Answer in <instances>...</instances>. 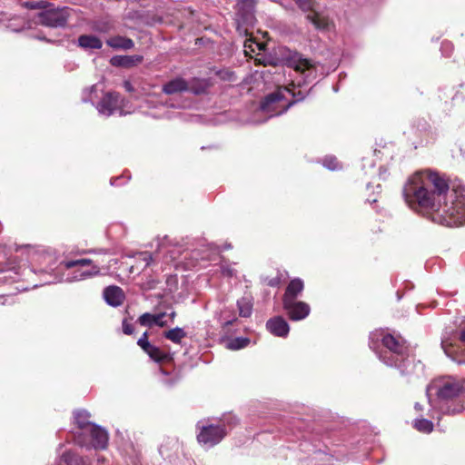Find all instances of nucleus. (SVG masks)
Returning a JSON list of instances; mask_svg holds the SVG:
<instances>
[{
	"label": "nucleus",
	"instance_id": "obj_1",
	"mask_svg": "<svg viewBox=\"0 0 465 465\" xmlns=\"http://www.w3.org/2000/svg\"><path fill=\"white\" fill-rule=\"evenodd\" d=\"M403 197L413 211L448 226L465 224V186L449 190L443 176L431 170L416 172L403 187Z\"/></svg>",
	"mask_w": 465,
	"mask_h": 465
},
{
	"label": "nucleus",
	"instance_id": "obj_2",
	"mask_svg": "<svg viewBox=\"0 0 465 465\" xmlns=\"http://www.w3.org/2000/svg\"><path fill=\"white\" fill-rule=\"evenodd\" d=\"M370 348L387 366L397 369L401 375L420 376L424 373V365L409 353L405 341L383 331H375L370 334Z\"/></svg>",
	"mask_w": 465,
	"mask_h": 465
},
{
	"label": "nucleus",
	"instance_id": "obj_3",
	"mask_svg": "<svg viewBox=\"0 0 465 465\" xmlns=\"http://www.w3.org/2000/svg\"><path fill=\"white\" fill-rule=\"evenodd\" d=\"M427 397L432 409L445 415L465 411V379L445 376L434 380L427 387Z\"/></svg>",
	"mask_w": 465,
	"mask_h": 465
},
{
	"label": "nucleus",
	"instance_id": "obj_4",
	"mask_svg": "<svg viewBox=\"0 0 465 465\" xmlns=\"http://www.w3.org/2000/svg\"><path fill=\"white\" fill-rule=\"evenodd\" d=\"M40 272L45 276L43 279V284H51L86 280L99 275L100 269L97 265H94L90 259H78L61 262L54 274L47 273L45 271H40Z\"/></svg>",
	"mask_w": 465,
	"mask_h": 465
},
{
	"label": "nucleus",
	"instance_id": "obj_5",
	"mask_svg": "<svg viewBox=\"0 0 465 465\" xmlns=\"http://www.w3.org/2000/svg\"><path fill=\"white\" fill-rule=\"evenodd\" d=\"M304 99V95L299 91L293 93L287 87H279L276 91L264 97L260 105L261 113L268 114V118L281 115L285 113L294 103Z\"/></svg>",
	"mask_w": 465,
	"mask_h": 465
},
{
	"label": "nucleus",
	"instance_id": "obj_6",
	"mask_svg": "<svg viewBox=\"0 0 465 465\" xmlns=\"http://www.w3.org/2000/svg\"><path fill=\"white\" fill-rule=\"evenodd\" d=\"M275 54L280 55L278 59L280 62L300 73L304 83L312 82L316 78L314 64L312 61L303 58L299 53L284 46H279L275 49Z\"/></svg>",
	"mask_w": 465,
	"mask_h": 465
},
{
	"label": "nucleus",
	"instance_id": "obj_7",
	"mask_svg": "<svg viewBox=\"0 0 465 465\" xmlns=\"http://www.w3.org/2000/svg\"><path fill=\"white\" fill-rule=\"evenodd\" d=\"M71 11L68 6H55L51 3V6L37 13L35 23L50 28H64L71 16Z\"/></svg>",
	"mask_w": 465,
	"mask_h": 465
},
{
	"label": "nucleus",
	"instance_id": "obj_8",
	"mask_svg": "<svg viewBox=\"0 0 465 465\" xmlns=\"http://www.w3.org/2000/svg\"><path fill=\"white\" fill-rule=\"evenodd\" d=\"M107 431L97 424L86 430V433H75L74 441L77 445L86 450H104L108 445Z\"/></svg>",
	"mask_w": 465,
	"mask_h": 465
},
{
	"label": "nucleus",
	"instance_id": "obj_9",
	"mask_svg": "<svg viewBox=\"0 0 465 465\" xmlns=\"http://www.w3.org/2000/svg\"><path fill=\"white\" fill-rule=\"evenodd\" d=\"M199 433L197 435L198 442L205 449H210L218 444L227 434L223 425L221 424H204L203 421L197 423Z\"/></svg>",
	"mask_w": 465,
	"mask_h": 465
},
{
	"label": "nucleus",
	"instance_id": "obj_10",
	"mask_svg": "<svg viewBox=\"0 0 465 465\" xmlns=\"http://www.w3.org/2000/svg\"><path fill=\"white\" fill-rule=\"evenodd\" d=\"M255 22L253 0H241L238 3V11L236 13L238 33L247 35L249 29L254 26Z\"/></svg>",
	"mask_w": 465,
	"mask_h": 465
},
{
	"label": "nucleus",
	"instance_id": "obj_11",
	"mask_svg": "<svg viewBox=\"0 0 465 465\" xmlns=\"http://www.w3.org/2000/svg\"><path fill=\"white\" fill-rule=\"evenodd\" d=\"M459 343L453 344L447 338L441 341V347L446 355L455 361L458 364H465V328L458 333Z\"/></svg>",
	"mask_w": 465,
	"mask_h": 465
},
{
	"label": "nucleus",
	"instance_id": "obj_12",
	"mask_svg": "<svg viewBox=\"0 0 465 465\" xmlns=\"http://www.w3.org/2000/svg\"><path fill=\"white\" fill-rule=\"evenodd\" d=\"M282 306L288 318L294 322L305 319L311 312L308 303L296 300L283 301Z\"/></svg>",
	"mask_w": 465,
	"mask_h": 465
},
{
	"label": "nucleus",
	"instance_id": "obj_13",
	"mask_svg": "<svg viewBox=\"0 0 465 465\" xmlns=\"http://www.w3.org/2000/svg\"><path fill=\"white\" fill-rule=\"evenodd\" d=\"M119 103L120 94L116 92H108L104 94L95 107L99 114L108 117L120 108Z\"/></svg>",
	"mask_w": 465,
	"mask_h": 465
},
{
	"label": "nucleus",
	"instance_id": "obj_14",
	"mask_svg": "<svg viewBox=\"0 0 465 465\" xmlns=\"http://www.w3.org/2000/svg\"><path fill=\"white\" fill-rule=\"evenodd\" d=\"M137 344L143 351L154 361L162 362L169 359V355L162 351L158 347L153 345L148 341V332L145 331L138 339Z\"/></svg>",
	"mask_w": 465,
	"mask_h": 465
},
{
	"label": "nucleus",
	"instance_id": "obj_15",
	"mask_svg": "<svg viewBox=\"0 0 465 465\" xmlns=\"http://www.w3.org/2000/svg\"><path fill=\"white\" fill-rule=\"evenodd\" d=\"M267 330L277 337H286L290 331L288 322L281 316L271 318L266 322Z\"/></svg>",
	"mask_w": 465,
	"mask_h": 465
},
{
	"label": "nucleus",
	"instance_id": "obj_16",
	"mask_svg": "<svg viewBox=\"0 0 465 465\" xmlns=\"http://www.w3.org/2000/svg\"><path fill=\"white\" fill-rule=\"evenodd\" d=\"M166 316V312L150 313L144 312L138 318V322L142 326L152 328L153 326L164 327L168 324L167 321L163 318Z\"/></svg>",
	"mask_w": 465,
	"mask_h": 465
},
{
	"label": "nucleus",
	"instance_id": "obj_17",
	"mask_svg": "<svg viewBox=\"0 0 465 465\" xmlns=\"http://www.w3.org/2000/svg\"><path fill=\"white\" fill-rule=\"evenodd\" d=\"M104 298L105 302L113 306H120L124 300V293L123 290L118 286H108L104 290Z\"/></svg>",
	"mask_w": 465,
	"mask_h": 465
},
{
	"label": "nucleus",
	"instance_id": "obj_18",
	"mask_svg": "<svg viewBox=\"0 0 465 465\" xmlns=\"http://www.w3.org/2000/svg\"><path fill=\"white\" fill-rule=\"evenodd\" d=\"M189 84L183 77H175L165 83L162 91L166 94H175L188 91Z\"/></svg>",
	"mask_w": 465,
	"mask_h": 465
},
{
	"label": "nucleus",
	"instance_id": "obj_19",
	"mask_svg": "<svg viewBox=\"0 0 465 465\" xmlns=\"http://www.w3.org/2000/svg\"><path fill=\"white\" fill-rule=\"evenodd\" d=\"M303 288L304 284L302 279L295 278L292 280L285 290V292L282 297V302L296 300L299 294H301L302 292L303 291Z\"/></svg>",
	"mask_w": 465,
	"mask_h": 465
},
{
	"label": "nucleus",
	"instance_id": "obj_20",
	"mask_svg": "<svg viewBox=\"0 0 465 465\" xmlns=\"http://www.w3.org/2000/svg\"><path fill=\"white\" fill-rule=\"evenodd\" d=\"M90 413L85 410H78L74 413V422L77 425L79 431L76 433H86V430L94 424L89 420Z\"/></svg>",
	"mask_w": 465,
	"mask_h": 465
},
{
	"label": "nucleus",
	"instance_id": "obj_21",
	"mask_svg": "<svg viewBox=\"0 0 465 465\" xmlns=\"http://www.w3.org/2000/svg\"><path fill=\"white\" fill-rule=\"evenodd\" d=\"M77 45L84 50L101 49L102 40L94 35H82L77 39Z\"/></svg>",
	"mask_w": 465,
	"mask_h": 465
},
{
	"label": "nucleus",
	"instance_id": "obj_22",
	"mask_svg": "<svg viewBox=\"0 0 465 465\" xmlns=\"http://www.w3.org/2000/svg\"><path fill=\"white\" fill-rule=\"evenodd\" d=\"M143 61L141 55H114L111 58L110 63L114 66L131 67Z\"/></svg>",
	"mask_w": 465,
	"mask_h": 465
},
{
	"label": "nucleus",
	"instance_id": "obj_23",
	"mask_svg": "<svg viewBox=\"0 0 465 465\" xmlns=\"http://www.w3.org/2000/svg\"><path fill=\"white\" fill-rule=\"evenodd\" d=\"M106 44L116 50L122 49V50H129L132 49L134 46V43L131 38L116 35L109 38L106 41Z\"/></svg>",
	"mask_w": 465,
	"mask_h": 465
},
{
	"label": "nucleus",
	"instance_id": "obj_24",
	"mask_svg": "<svg viewBox=\"0 0 465 465\" xmlns=\"http://www.w3.org/2000/svg\"><path fill=\"white\" fill-rule=\"evenodd\" d=\"M5 26L13 32H20L25 28H30L31 23L26 17L15 15L7 19Z\"/></svg>",
	"mask_w": 465,
	"mask_h": 465
},
{
	"label": "nucleus",
	"instance_id": "obj_25",
	"mask_svg": "<svg viewBox=\"0 0 465 465\" xmlns=\"http://www.w3.org/2000/svg\"><path fill=\"white\" fill-rule=\"evenodd\" d=\"M61 460L66 465H90L87 458H84L72 450L64 451L61 455Z\"/></svg>",
	"mask_w": 465,
	"mask_h": 465
},
{
	"label": "nucleus",
	"instance_id": "obj_26",
	"mask_svg": "<svg viewBox=\"0 0 465 465\" xmlns=\"http://www.w3.org/2000/svg\"><path fill=\"white\" fill-rule=\"evenodd\" d=\"M187 333L183 328L175 327L163 332V337L176 344H181Z\"/></svg>",
	"mask_w": 465,
	"mask_h": 465
},
{
	"label": "nucleus",
	"instance_id": "obj_27",
	"mask_svg": "<svg viewBox=\"0 0 465 465\" xmlns=\"http://www.w3.org/2000/svg\"><path fill=\"white\" fill-rule=\"evenodd\" d=\"M218 321L223 328L232 325L237 321L235 313L232 310L225 308L220 312Z\"/></svg>",
	"mask_w": 465,
	"mask_h": 465
},
{
	"label": "nucleus",
	"instance_id": "obj_28",
	"mask_svg": "<svg viewBox=\"0 0 465 465\" xmlns=\"http://www.w3.org/2000/svg\"><path fill=\"white\" fill-rule=\"evenodd\" d=\"M237 307L241 317H250L252 312V303L247 297H242L237 301Z\"/></svg>",
	"mask_w": 465,
	"mask_h": 465
},
{
	"label": "nucleus",
	"instance_id": "obj_29",
	"mask_svg": "<svg viewBox=\"0 0 465 465\" xmlns=\"http://www.w3.org/2000/svg\"><path fill=\"white\" fill-rule=\"evenodd\" d=\"M208 88V83L203 79H195L192 84H189L188 91L193 94L199 95L205 94Z\"/></svg>",
	"mask_w": 465,
	"mask_h": 465
},
{
	"label": "nucleus",
	"instance_id": "obj_30",
	"mask_svg": "<svg viewBox=\"0 0 465 465\" xmlns=\"http://www.w3.org/2000/svg\"><path fill=\"white\" fill-rule=\"evenodd\" d=\"M306 18L316 29L322 30L328 26V20L317 13L310 14Z\"/></svg>",
	"mask_w": 465,
	"mask_h": 465
},
{
	"label": "nucleus",
	"instance_id": "obj_31",
	"mask_svg": "<svg viewBox=\"0 0 465 465\" xmlns=\"http://www.w3.org/2000/svg\"><path fill=\"white\" fill-rule=\"evenodd\" d=\"M414 428L423 433H430L433 430V423L431 420L427 419H416L413 421Z\"/></svg>",
	"mask_w": 465,
	"mask_h": 465
},
{
	"label": "nucleus",
	"instance_id": "obj_32",
	"mask_svg": "<svg viewBox=\"0 0 465 465\" xmlns=\"http://www.w3.org/2000/svg\"><path fill=\"white\" fill-rule=\"evenodd\" d=\"M22 6L31 10H45L48 6H51V2L48 0H39V1H26L22 3Z\"/></svg>",
	"mask_w": 465,
	"mask_h": 465
},
{
	"label": "nucleus",
	"instance_id": "obj_33",
	"mask_svg": "<svg viewBox=\"0 0 465 465\" xmlns=\"http://www.w3.org/2000/svg\"><path fill=\"white\" fill-rule=\"evenodd\" d=\"M249 342L250 340L247 338L237 337L227 343V348L230 350H240L246 347Z\"/></svg>",
	"mask_w": 465,
	"mask_h": 465
},
{
	"label": "nucleus",
	"instance_id": "obj_34",
	"mask_svg": "<svg viewBox=\"0 0 465 465\" xmlns=\"http://www.w3.org/2000/svg\"><path fill=\"white\" fill-rule=\"evenodd\" d=\"M322 164L325 168L335 171L341 168L339 162L335 156H326L322 160Z\"/></svg>",
	"mask_w": 465,
	"mask_h": 465
},
{
	"label": "nucleus",
	"instance_id": "obj_35",
	"mask_svg": "<svg viewBox=\"0 0 465 465\" xmlns=\"http://www.w3.org/2000/svg\"><path fill=\"white\" fill-rule=\"evenodd\" d=\"M293 1L302 11L306 12V11L313 10V6H314L313 0H293Z\"/></svg>",
	"mask_w": 465,
	"mask_h": 465
},
{
	"label": "nucleus",
	"instance_id": "obj_36",
	"mask_svg": "<svg viewBox=\"0 0 465 465\" xmlns=\"http://www.w3.org/2000/svg\"><path fill=\"white\" fill-rule=\"evenodd\" d=\"M440 51L442 55L450 56L453 51V45L449 41H444L441 43Z\"/></svg>",
	"mask_w": 465,
	"mask_h": 465
},
{
	"label": "nucleus",
	"instance_id": "obj_37",
	"mask_svg": "<svg viewBox=\"0 0 465 465\" xmlns=\"http://www.w3.org/2000/svg\"><path fill=\"white\" fill-rule=\"evenodd\" d=\"M130 179V175L124 174L122 176L112 178L110 181L111 185L119 186L125 183Z\"/></svg>",
	"mask_w": 465,
	"mask_h": 465
},
{
	"label": "nucleus",
	"instance_id": "obj_38",
	"mask_svg": "<svg viewBox=\"0 0 465 465\" xmlns=\"http://www.w3.org/2000/svg\"><path fill=\"white\" fill-rule=\"evenodd\" d=\"M139 259H141L145 263V267L149 266L153 261L152 254L147 252H143L138 253Z\"/></svg>",
	"mask_w": 465,
	"mask_h": 465
},
{
	"label": "nucleus",
	"instance_id": "obj_39",
	"mask_svg": "<svg viewBox=\"0 0 465 465\" xmlns=\"http://www.w3.org/2000/svg\"><path fill=\"white\" fill-rule=\"evenodd\" d=\"M123 331L126 335H131L134 331V327L133 324L127 322L126 320H124L123 322Z\"/></svg>",
	"mask_w": 465,
	"mask_h": 465
},
{
	"label": "nucleus",
	"instance_id": "obj_40",
	"mask_svg": "<svg viewBox=\"0 0 465 465\" xmlns=\"http://www.w3.org/2000/svg\"><path fill=\"white\" fill-rule=\"evenodd\" d=\"M222 273H223L224 276H227V277H232V276H234V274H235V271H234V269H232L231 266H228V265H223V266H222Z\"/></svg>",
	"mask_w": 465,
	"mask_h": 465
},
{
	"label": "nucleus",
	"instance_id": "obj_41",
	"mask_svg": "<svg viewBox=\"0 0 465 465\" xmlns=\"http://www.w3.org/2000/svg\"><path fill=\"white\" fill-rule=\"evenodd\" d=\"M252 41L251 39H248L244 43V47L252 48ZM253 44H255V45L258 47L259 50L262 49V44H260V43H257V42H253Z\"/></svg>",
	"mask_w": 465,
	"mask_h": 465
},
{
	"label": "nucleus",
	"instance_id": "obj_42",
	"mask_svg": "<svg viewBox=\"0 0 465 465\" xmlns=\"http://www.w3.org/2000/svg\"><path fill=\"white\" fill-rule=\"evenodd\" d=\"M124 88L128 91V92H132L133 91V86H132V84L129 82V81H125L124 83Z\"/></svg>",
	"mask_w": 465,
	"mask_h": 465
},
{
	"label": "nucleus",
	"instance_id": "obj_43",
	"mask_svg": "<svg viewBox=\"0 0 465 465\" xmlns=\"http://www.w3.org/2000/svg\"><path fill=\"white\" fill-rule=\"evenodd\" d=\"M169 319H170V322H173L175 317H176V312L174 311H172L170 313L167 314Z\"/></svg>",
	"mask_w": 465,
	"mask_h": 465
},
{
	"label": "nucleus",
	"instance_id": "obj_44",
	"mask_svg": "<svg viewBox=\"0 0 465 465\" xmlns=\"http://www.w3.org/2000/svg\"><path fill=\"white\" fill-rule=\"evenodd\" d=\"M105 459L104 457H98L97 458V463L98 464H104L105 462Z\"/></svg>",
	"mask_w": 465,
	"mask_h": 465
},
{
	"label": "nucleus",
	"instance_id": "obj_45",
	"mask_svg": "<svg viewBox=\"0 0 465 465\" xmlns=\"http://www.w3.org/2000/svg\"><path fill=\"white\" fill-rule=\"evenodd\" d=\"M414 408L417 410V411H420L422 409L421 405L420 403H415L414 405Z\"/></svg>",
	"mask_w": 465,
	"mask_h": 465
},
{
	"label": "nucleus",
	"instance_id": "obj_46",
	"mask_svg": "<svg viewBox=\"0 0 465 465\" xmlns=\"http://www.w3.org/2000/svg\"><path fill=\"white\" fill-rule=\"evenodd\" d=\"M368 202H370L371 203H374L377 202V199L373 198V199H368Z\"/></svg>",
	"mask_w": 465,
	"mask_h": 465
},
{
	"label": "nucleus",
	"instance_id": "obj_47",
	"mask_svg": "<svg viewBox=\"0 0 465 465\" xmlns=\"http://www.w3.org/2000/svg\"><path fill=\"white\" fill-rule=\"evenodd\" d=\"M39 40L47 41V39L45 36H37Z\"/></svg>",
	"mask_w": 465,
	"mask_h": 465
},
{
	"label": "nucleus",
	"instance_id": "obj_48",
	"mask_svg": "<svg viewBox=\"0 0 465 465\" xmlns=\"http://www.w3.org/2000/svg\"><path fill=\"white\" fill-rule=\"evenodd\" d=\"M95 88H96V86H95V85H93V86L89 89V93H92Z\"/></svg>",
	"mask_w": 465,
	"mask_h": 465
},
{
	"label": "nucleus",
	"instance_id": "obj_49",
	"mask_svg": "<svg viewBox=\"0 0 465 465\" xmlns=\"http://www.w3.org/2000/svg\"><path fill=\"white\" fill-rule=\"evenodd\" d=\"M271 286H275L276 285V282L272 280L269 283Z\"/></svg>",
	"mask_w": 465,
	"mask_h": 465
},
{
	"label": "nucleus",
	"instance_id": "obj_50",
	"mask_svg": "<svg viewBox=\"0 0 465 465\" xmlns=\"http://www.w3.org/2000/svg\"><path fill=\"white\" fill-rule=\"evenodd\" d=\"M83 101H84V103H86V102H88V101H89V99H88V98H86V97H83Z\"/></svg>",
	"mask_w": 465,
	"mask_h": 465
},
{
	"label": "nucleus",
	"instance_id": "obj_51",
	"mask_svg": "<svg viewBox=\"0 0 465 465\" xmlns=\"http://www.w3.org/2000/svg\"><path fill=\"white\" fill-rule=\"evenodd\" d=\"M229 248H231V245H230V244L225 245V247H224V249H229Z\"/></svg>",
	"mask_w": 465,
	"mask_h": 465
},
{
	"label": "nucleus",
	"instance_id": "obj_52",
	"mask_svg": "<svg viewBox=\"0 0 465 465\" xmlns=\"http://www.w3.org/2000/svg\"><path fill=\"white\" fill-rule=\"evenodd\" d=\"M5 20H6V19H0V23L4 22V21H5Z\"/></svg>",
	"mask_w": 465,
	"mask_h": 465
}]
</instances>
